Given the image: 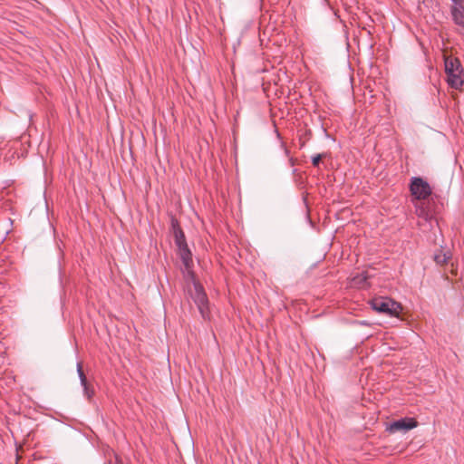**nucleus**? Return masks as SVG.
Masks as SVG:
<instances>
[{
	"label": "nucleus",
	"instance_id": "423d86ee",
	"mask_svg": "<svg viewBox=\"0 0 464 464\" xmlns=\"http://www.w3.org/2000/svg\"><path fill=\"white\" fill-rule=\"evenodd\" d=\"M188 276L191 278L194 286V293L191 294V298L197 306H202L204 304H208V295L204 290L203 285L195 279V275L192 271L188 272Z\"/></svg>",
	"mask_w": 464,
	"mask_h": 464
},
{
	"label": "nucleus",
	"instance_id": "39448f33",
	"mask_svg": "<svg viewBox=\"0 0 464 464\" xmlns=\"http://www.w3.org/2000/svg\"><path fill=\"white\" fill-rule=\"evenodd\" d=\"M418 426V421L412 417H403L386 424L385 430L389 433H406Z\"/></svg>",
	"mask_w": 464,
	"mask_h": 464
},
{
	"label": "nucleus",
	"instance_id": "1a4fd4ad",
	"mask_svg": "<svg viewBox=\"0 0 464 464\" xmlns=\"http://www.w3.org/2000/svg\"><path fill=\"white\" fill-rule=\"evenodd\" d=\"M170 219V233L172 235L178 234V231H183L179 220L176 218V217L172 214L169 215Z\"/></svg>",
	"mask_w": 464,
	"mask_h": 464
},
{
	"label": "nucleus",
	"instance_id": "9d476101",
	"mask_svg": "<svg viewBox=\"0 0 464 464\" xmlns=\"http://www.w3.org/2000/svg\"><path fill=\"white\" fill-rule=\"evenodd\" d=\"M274 132H275L276 137V139H277V140H278V143H279V147H280V149H282V150H283V151H284V154H285L286 157H288V158H289V157H290V151H289V150L287 149V147L285 146V143L283 141L282 136H281V134H280L279 130H277V128H275Z\"/></svg>",
	"mask_w": 464,
	"mask_h": 464
},
{
	"label": "nucleus",
	"instance_id": "dca6fc26",
	"mask_svg": "<svg viewBox=\"0 0 464 464\" xmlns=\"http://www.w3.org/2000/svg\"><path fill=\"white\" fill-rule=\"evenodd\" d=\"M305 219L307 221V223L312 227H314V223L313 222V220L311 219L310 218V215H309V212L307 211L306 214H305Z\"/></svg>",
	"mask_w": 464,
	"mask_h": 464
},
{
	"label": "nucleus",
	"instance_id": "f8f14e48",
	"mask_svg": "<svg viewBox=\"0 0 464 464\" xmlns=\"http://www.w3.org/2000/svg\"><path fill=\"white\" fill-rule=\"evenodd\" d=\"M198 310L204 320H210L209 303L204 304L202 306H197Z\"/></svg>",
	"mask_w": 464,
	"mask_h": 464
},
{
	"label": "nucleus",
	"instance_id": "f3484780",
	"mask_svg": "<svg viewBox=\"0 0 464 464\" xmlns=\"http://www.w3.org/2000/svg\"><path fill=\"white\" fill-rule=\"evenodd\" d=\"M451 2L453 4L451 6L458 7L459 5H464V3L462 0H451Z\"/></svg>",
	"mask_w": 464,
	"mask_h": 464
},
{
	"label": "nucleus",
	"instance_id": "412c9836",
	"mask_svg": "<svg viewBox=\"0 0 464 464\" xmlns=\"http://www.w3.org/2000/svg\"><path fill=\"white\" fill-rule=\"evenodd\" d=\"M295 172H296V169H293L292 173L295 174Z\"/></svg>",
	"mask_w": 464,
	"mask_h": 464
},
{
	"label": "nucleus",
	"instance_id": "0eeeda50",
	"mask_svg": "<svg viewBox=\"0 0 464 464\" xmlns=\"http://www.w3.org/2000/svg\"><path fill=\"white\" fill-rule=\"evenodd\" d=\"M450 14L453 23L464 30V5L451 6Z\"/></svg>",
	"mask_w": 464,
	"mask_h": 464
},
{
	"label": "nucleus",
	"instance_id": "4be33fe9",
	"mask_svg": "<svg viewBox=\"0 0 464 464\" xmlns=\"http://www.w3.org/2000/svg\"><path fill=\"white\" fill-rule=\"evenodd\" d=\"M370 336H372V334H367V335H366V338H368V337H370Z\"/></svg>",
	"mask_w": 464,
	"mask_h": 464
},
{
	"label": "nucleus",
	"instance_id": "4468645a",
	"mask_svg": "<svg viewBox=\"0 0 464 464\" xmlns=\"http://www.w3.org/2000/svg\"><path fill=\"white\" fill-rule=\"evenodd\" d=\"M353 324L355 325H362V326H371L372 325V324L366 320H355L353 322Z\"/></svg>",
	"mask_w": 464,
	"mask_h": 464
},
{
	"label": "nucleus",
	"instance_id": "f257e3e1",
	"mask_svg": "<svg viewBox=\"0 0 464 464\" xmlns=\"http://www.w3.org/2000/svg\"><path fill=\"white\" fill-rule=\"evenodd\" d=\"M445 72L447 74V83L452 88L459 90L464 83L461 77L463 68L458 59L448 58L445 60Z\"/></svg>",
	"mask_w": 464,
	"mask_h": 464
},
{
	"label": "nucleus",
	"instance_id": "20e7f679",
	"mask_svg": "<svg viewBox=\"0 0 464 464\" xmlns=\"http://www.w3.org/2000/svg\"><path fill=\"white\" fill-rule=\"evenodd\" d=\"M173 237L179 251L180 259L184 266L188 270L192 263V253L187 244L185 234L183 231H178V234L173 235Z\"/></svg>",
	"mask_w": 464,
	"mask_h": 464
},
{
	"label": "nucleus",
	"instance_id": "2eb2a0df",
	"mask_svg": "<svg viewBox=\"0 0 464 464\" xmlns=\"http://www.w3.org/2000/svg\"><path fill=\"white\" fill-rule=\"evenodd\" d=\"M305 219L307 221V223L312 227H314V223L313 222V220L311 219L310 218V215H309V212L307 211L306 214H305Z\"/></svg>",
	"mask_w": 464,
	"mask_h": 464
},
{
	"label": "nucleus",
	"instance_id": "ddd939ff",
	"mask_svg": "<svg viewBox=\"0 0 464 464\" xmlns=\"http://www.w3.org/2000/svg\"><path fill=\"white\" fill-rule=\"evenodd\" d=\"M324 154H315L312 156L311 160L314 167H318L321 160L323 159Z\"/></svg>",
	"mask_w": 464,
	"mask_h": 464
},
{
	"label": "nucleus",
	"instance_id": "a211bd4d",
	"mask_svg": "<svg viewBox=\"0 0 464 464\" xmlns=\"http://www.w3.org/2000/svg\"><path fill=\"white\" fill-rule=\"evenodd\" d=\"M288 161H289V164L290 166L294 167L295 164V160L293 158V157H289L288 158Z\"/></svg>",
	"mask_w": 464,
	"mask_h": 464
},
{
	"label": "nucleus",
	"instance_id": "7ed1b4c3",
	"mask_svg": "<svg viewBox=\"0 0 464 464\" xmlns=\"http://www.w3.org/2000/svg\"><path fill=\"white\" fill-rule=\"evenodd\" d=\"M409 188L411 196L417 200H425L432 193L430 183L422 177L419 176L411 178Z\"/></svg>",
	"mask_w": 464,
	"mask_h": 464
},
{
	"label": "nucleus",
	"instance_id": "f03ea898",
	"mask_svg": "<svg viewBox=\"0 0 464 464\" xmlns=\"http://www.w3.org/2000/svg\"><path fill=\"white\" fill-rule=\"evenodd\" d=\"M371 308L377 313L385 314L390 316H399L401 304L387 296L374 297L369 301Z\"/></svg>",
	"mask_w": 464,
	"mask_h": 464
},
{
	"label": "nucleus",
	"instance_id": "aec40b11",
	"mask_svg": "<svg viewBox=\"0 0 464 464\" xmlns=\"http://www.w3.org/2000/svg\"><path fill=\"white\" fill-rule=\"evenodd\" d=\"M116 464H125V463H123L122 461H120V460L117 459V463Z\"/></svg>",
	"mask_w": 464,
	"mask_h": 464
},
{
	"label": "nucleus",
	"instance_id": "6ab92c4d",
	"mask_svg": "<svg viewBox=\"0 0 464 464\" xmlns=\"http://www.w3.org/2000/svg\"><path fill=\"white\" fill-rule=\"evenodd\" d=\"M92 391H91V388L89 387V394H88L89 399L92 397Z\"/></svg>",
	"mask_w": 464,
	"mask_h": 464
},
{
	"label": "nucleus",
	"instance_id": "6e6552de",
	"mask_svg": "<svg viewBox=\"0 0 464 464\" xmlns=\"http://www.w3.org/2000/svg\"><path fill=\"white\" fill-rule=\"evenodd\" d=\"M450 258V256L443 250H439L434 254L433 259L438 265H443Z\"/></svg>",
	"mask_w": 464,
	"mask_h": 464
},
{
	"label": "nucleus",
	"instance_id": "9b49d317",
	"mask_svg": "<svg viewBox=\"0 0 464 464\" xmlns=\"http://www.w3.org/2000/svg\"><path fill=\"white\" fill-rule=\"evenodd\" d=\"M77 371L79 373V377L81 379L82 385L83 386V390H84V392H87V378L83 372L82 362L77 363Z\"/></svg>",
	"mask_w": 464,
	"mask_h": 464
}]
</instances>
